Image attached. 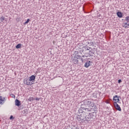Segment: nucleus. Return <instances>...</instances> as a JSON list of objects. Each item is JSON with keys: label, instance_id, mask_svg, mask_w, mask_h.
<instances>
[{"label": "nucleus", "instance_id": "f257e3e1", "mask_svg": "<svg viewBox=\"0 0 129 129\" xmlns=\"http://www.w3.org/2000/svg\"><path fill=\"white\" fill-rule=\"evenodd\" d=\"M81 108L83 109L84 113H89L90 111H96L97 107L95 103L88 100H85L81 104Z\"/></svg>", "mask_w": 129, "mask_h": 129}, {"label": "nucleus", "instance_id": "f03ea898", "mask_svg": "<svg viewBox=\"0 0 129 129\" xmlns=\"http://www.w3.org/2000/svg\"><path fill=\"white\" fill-rule=\"evenodd\" d=\"M78 59H81V61L83 62V58H82L81 56H79L78 57H75L72 59V61L74 64H78Z\"/></svg>", "mask_w": 129, "mask_h": 129}, {"label": "nucleus", "instance_id": "7ed1b4c3", "mask_svg": "<svg viewBox=\"0 0 129 129\" xmlns=\"http://www.w3.org/2000/svg\"><path fill=\"white\" fill-rule=\"evenodd\" d=\"M114 106L116 108L117 110H118V111H121V108H120V106L118 105V104H117V102H114Z\"/></svg>", "mask_w": 129, "mask_h": 129}, {"label": "nucleus", "instance_id": "20e7f679", "mask_svg": "<svg viewBox=\"0 0 129 129\" xmlns=\"http://www.w3.org/2000/svg\"><path fill=\"white\" fill-rule=\"evenodd\" d=\"M24 84H26V85H32L33 83L31 82L30 79H26L24 80Z\"/></svg>", "mask_w": 129, "mask_h": 129}, {"label": "nucleus", "instance_id": "39448f33", "mask_svg": "<svg viewBox=\"0 0 129 129\" xmlns=\"http://www.w3.org/2000/svg\"><path fill=\"white\" fill-rule=\"evenodd\" d=\"M89 114H90L91 117V120H93L94 119H95L96 116L95 115H94L95 114V112L90 113Z\"/></svg>", "mask_w": 129, "mask_h": 129}, {"label": "nucleus", "instance_id": "423d86ee", "mask_svg": "<svg viewBox=\"0 0 129 129\" xmlns=\"http://www.w3.org/2000/svg\"><path fill=\"white\" fill-rule=\"evenodd\" d=\"M113 100L115 101V102H118V101H119V97L117 95H115L113 97Z\"/></svg>", "mask_w": 129, "mask_h": 129}, {"label": "nucleus", "instance_id": "0eeeda50", "mask_svg": "<svg viewBox=\"0 0 129 129\" xmlns=\"http://www.w3.org/2000/svg\"><path fill=\"white\" fill-rule=\"evenodd\" d=\"M77 119H78L79 121H80V120H84V118H82V116L81 115V114H78L77 116Z\"/></svg>", "mask_w": 129, "mask_h": 129}, {"label": "nucleus", "instance_id": "6e6552de", "mask_svg": "<svg viewBox=\"0 0 129 129\" xmlns=\"http://www.w3.org/2000/svg\"><path fill=\"white\" fill-rule=\"evenodd\" d=\"M85 119L84 120H87V121H89V120H91V118L90 117V115L89 114V115H86V116L85 117Z\"/></svg>", "mask_w": 129, "mask_h": 129}, {"label": "nucleus", "instance_id": "1a4fd4ad", "mask_svg": "<svg viewBox=\"0 0 129 129\" xmlns=\"http://www.w3.org/2000/svg\"><path fill=\"white\" fill-rule=\"evenodd\" d=\"M15 105H16V106H20V105H21V101L18 99L15 100Z\"/></svg>", "mask_w": 129, "mask_h": 129}, {"label": "nucleus", "instance_id": "9d476101", "mask_svg": "<svg viewBox=\"0 0 129 129\" xmlns=\"http://www.w3.org/2000/svg\"><path fill=\"white\" fill-rule=\"evenodd\" d=\"M90 63H91V61L87 60L85 64V67L88 68V67L90 66Z\"/></svg>", "mask_w": 129, "mask_h": 129}, {"label": "nucleus", "instance_id": "9b49d317", "mask_svg": "<svg viewBox=\"0 0 129 129\" xmlns=\"http://www.w3.org/2000/svg\"><path fill=\"white\" fill-rule=\"evenodd\" d=\"M116 15L118 18H122V13L120 12H117Z\"/></svg>", "mask_w": 129, "mask_h": 129}, {"label": "nucleus", "instance_id": "f8f14e48", "mask_svg": "<svg viewBox=\"0 0 129 129\" xmlns=\"http://www.w3.org/2000/svg\"><path fill=\"white\" fill-rule=\"evenodd\" d=\"M35 79H36V76L32 75L31 77H30L29 80L31 81H34V80H35Z\"/></svg>", "mask_w": 129, "mask_h": 129}, {"label": "nucleus", "instance_id": "ddd939ff", "mask_svg": "<svg viewBox=\"0 0 129 129\" xmlns=\"http://www.w3.org/2000/svg\"><path fill=\"white\" fill-rule=\"evenodd\" d=\"M4 103H5V100L2 96H0V104H4Z\"/></svg>", "mask_w": 129, "mask_h": 129}, {"label": "nucleus", "instance_id": "4468645a", "mask_svg": "<svg viewBox=\"0 0 129 129\" xmlns=\"http://www.w3.org/2000/svg\"><path fill=\"white\" fill-rule=\"evenodd\" d=\"M84 112V111L83 109L81 108H81L79 109L78 110V113L79 114H81L80 113H83Z\"/></svg>", "mask_w": 129, "mask_h": 129}, {"label": "nucleus", "instance_id": "2eb2a0df", "mask_svg": "<svg viewBox=\"0 0 129 129\" xmlns=\"http://www.w3.org/2000/svg\"><path fill=\"white\" fill-rule=\"evenodd\" d=\"M22 47V44L21 43H19L16 46V49H20Z\"/></svg>", "mask_w": 129, "mask_h": 129}, {"label": "nucleus", "instance_id": "dca6fc26", "mask_svg": "<svg viewBox=\"0 0 129 129\" xmlns=\"http://www.w3.org/2000/svg\"><path fill=\"white\" fill-rule=\"evenodd\" d=\"M89 55H90L91 57H92V56H93V55H94V51H90L89 52Z\"/></svg>", "mask_w": 129, "mask_h": 129}, {"label": "nucleus", "instance_id": "f3484780", "mask_svg": "<svg viewBox=\"0 0 129 129\" xmlns=\"http://www.w3.org/2000/svg\"><path fill=\"white\" fill-rule=\"evenodd\" d=\"M22 113H23V114H28V109H26L22 111Z\"/></svg>", "mask_w": 129, "mask_h": 129}, {"label": "nucleus", "instance_id": "a211bd4d", "mask_svg": "<svg viewBox=\"0 0 129 129\" xmlns=\"http://www.w3.org/2000/svg\"><path fill=\"white\" fill-rule=\"evenodd\" d=\"M33 100H35V98H34V97H30L28 99L29 101H33Z\"/></svg>", "mask_w": 129, "mask_h": 129}, {"label": "nucleus", "instance_id": "6ab92c4d", "mask_svg": "<svg viewBox=\"0 0 129 129\" xmlns=\"http://www.w3.org/2000/svg\"><path fill=\"white\" fill-rule=\"evenodd\" d=\"M125 21H126V22H127V23H129V16H127L125 18Z\"/></svg>", "mask_w": 129, "mask_h": 129}, {"label": "nucleus", "instance_id": "aec40b11", "mask_svg": "<svg viewBox=\"0 0 129 129\" xmlns=\"http://www.w3.org/2000/svg\"><path fill=\"white\" fill-rule=\"evenodd\" d=\"M5 20V17H2L0 18V20L1 22H4Z\"/></svg>", "mask_w": 129, "mask_h": 129}, {"label": "nucleus", "instance_id": "412c9836", "mask_svg": "<svg viewBox=\"0 0 129 129\" xmlns=\"http://www.w3.org/2000/svg\"><path fill=\"white\" fill-rule=\"evenodd\" d=\"M30 22V19H28L27 21L24 23V25H27Z\"/></svg>", "mask_w": 129, "mask_h": 129}, {"label": "nucleus", "instance_id": "4be33fe9", "mask_svg": "<svg viewBox=\"0 0 129 129\" xmlns=\"http://www.w3.org/2000/svg\"><path fill=\"white\" fill-rule=\"evenodd\" d=\"M88 44H89V45H90V46H92V45H93V42H88Z\"/></svg>", "mask_w": 129, "mask_h": 129}, {"label": "nucleus", "instance_id": "5701e85b", "mask_svg": "<svg viewBox=\"0 0 129 129\" xmlns=\"http://www.w3.org/2000/svg\"><path fill=\"white\" fill-rule=\"evenodd\" d=\"M40 99H41V98H38V97L35 98V100H36L37 101H39V100H40Z\"/></svg>", "mask_w": 129, "mask_h": 129}, {"label": "nucleus", "instance_id": "b1692460", "mask_svg": "<svg viewBox=\"0 0 129 129\" xmlns=\"http://www.w3.org/2000/svg\"><path fill=\"white\" fill-rule=\"evenodd\" d=\"M10 119H14V116L13 115H11L10 117Z\"/></svg>", "mask_w": 129, "mask_h": 129}, {"label": "nucleus", "instance_id": "393cba45", "mask_svg": "<svg viewBox=\"0 0 129 129\" xmlns=\"http://www.w3.org/2000/svg\"><path fill=\"white\" fill-rule=\"evenodd\" d=\"M123 27H124V28H125V29H127V28H128V25H124V26H123Z\"/></svg>", "mask_w": 129, "mask_h": 129}, {"label": "nucleus", "instance_id": "a878e982", "mask_svg": "<svg viewBox=\"0 0 129 129\" xmlns=\"http://www.w3.org/2000/svg\"><path fill=\"white\" fill-rule=\"evenodd\" d=\"M121 82V80L119 79L118 80V83H120Z\"/></svg>", "mask_w": 129, "mask_h": 129}, {"label": "nucleus", "instance_id": "bb28decb", "mask_svg": "<svg viewBox=\"0 0 129 129\" xmlns=\"http://www.w3.org/2000/svg\"><path fill=\"white\" fill-rule=\"evenodd\" d=\"M12 97H13V98H15V97H16V96H15V95L12 94Z\"/></svg>", "mask_w": 129, "mask_h": 129}, {"label": "nucleus", "instance_id": "cd10ccee", "mask_svg": "<svg viewBox=\"0 0 129 129\" xmlns=\"http://www.w3.org/2000/svg\"><path fill=\"white\" fill-rule=\"evenodd\" d=\"M125 25L129 26V23L128 24L127 23H125Z\"/></svg>", "mask_w": 129, "mask_h": 129}, {"label": "nucleus", "instance_id": "c85d7f7f", "mask_svg": "<svg viewBox=\"0 0 129 129\" xmlns=\"http://www.w3.org/2000/svg\"><path fill=\"white\" fill-rule=\"evenodd\" d=\"M86 50H87V51H89V48H87V49H86Z\"/></svg>", "mask_w": 129, "mask_h": 129}, {"label": "nucleus", "instance_id": "c756f323", "mask_svg": "<svg viewBox=\"0 0 129 129\" xmlns=\"http://www.w3.org/2000/svg\"><path fill=\"white\" fill-rule=\"evenodd\" d=\"M5 99H6V98L4 97L3 98V100H5Z\"/></svg>", "mask_w": 129, "mask_h": 129}, {"label": "nucleus", "instance_id": "7c9ffc66", "mask_svg": "<svg viewBox=\"0 0 129 129\" xmlns=\"http://www.w3.org/2000/svg\"><path fill=\"white\" fill-rule=\"evenodd\" d=\"M82 57H85V55H82Z\"/></svg>", "mask_w": 129, "mask_h": 129}, {"label": "nucleus", "instance_id": "2f4dec72", "mask_svg": "<svg viewBox=\"0 0 129 129\" xmlns=\"http://www.w3.org/2000/svg\"><path fill=\"white\" fill-rule=\"evenodd\" d=\"M107 103H109V102H107Z\"/></svg>", "mask_w": 129, "mask_h": 129}, {"label": "nucleus", "instance_id": "473e14b6", "mask_svg": "<svg viewBox=\"0 0 129 129\" xmlns=\"http://www.w3.org/2000/svg\"><path fill=\"white\" fill-rule=\"evenodd\" d=\"M89 49H91V47H89Z\"/></svg>", "mask_w": 129, "mask_h": 129}]
</instances>
